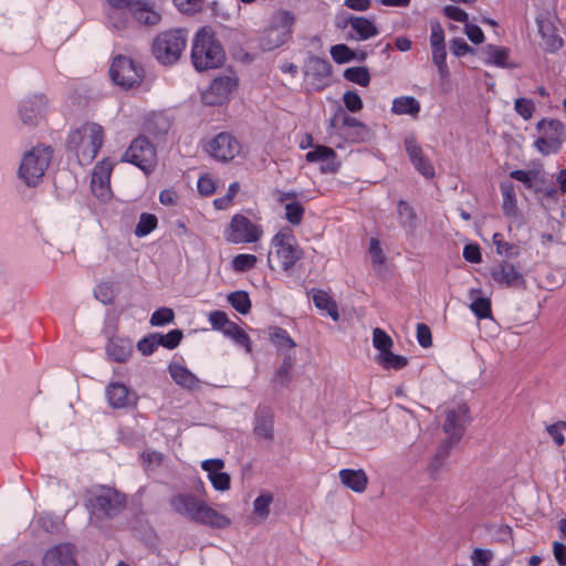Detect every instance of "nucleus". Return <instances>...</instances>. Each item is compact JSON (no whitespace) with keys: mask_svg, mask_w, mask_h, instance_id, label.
I'll list each match as a JSON object with an SVG mask.
<instances>
[{"mask_svg":"<svg viewBox=\"0 0 566 566\" xmlns=\"http://www.w3.org/2000/svg\"><path fill=\"white\" fill-rule=\"evenodd\" d=\"M169 504L174 512L195 523L213 528H226L230 525V520L227 516L192 494H176L170 499Z\"/></svg>","mask_w":566,"mask_h":566,"instance_id":"obj_1","label":"nucleus"},{"mask_svg":"<svg viewBox=\"0 0 566 566\" xmlns=\"http://www.w3.org/2000/svg\"><path fill=\"white\" fill-rule=\"evenodd\" d=\"M104 130L96 123H85L72 130L67 138V149L73 151L81 165H88L103 145Z\"/></svg>","mask_w":566,"mask_h":566,"instance_id":"obj_2","label":"nucleus"},{"mask_svg":"<svg viewBox=\"0 0 566 566\" xmlns=\"http://www.w3.org/2000/svg\"><path fill=\"white\" fill-rule=\"evenodd\" d=\"M226 54L209 28H201L195 35L191 49V60L199 72L217 69L224 62Z\"/></svg>","mask_w":566,"mask_h":566,"instance_id":"obj_3","label":"nucleus"},{"mask_svg":"<svg viewBox=\"0 0 566 566\" xmlns=\"http://www.w3.org/2000/svg\"><path fill=\"white\" fill-rule=\"evenodd\" d=\"M271 244L272 250L269 252L268 262L272 270L281 268L287 272L303 258V251L298 248L295 237L289 229L277 232Z\"/></svg>","mask_w":566,"mask_h":566,"instance_id":"obj_4","label":"nucleus"},{"mask_svg":"<svg viewBox=\"0 0 566 566\" xmlns=\"http://www.w3.org/2000/svg\"><path fill=\"white\" fill-rule=\"evenodd\" d=\"M53 150L50 146H35L22 157L19 167V178L29 187L36 186L52 159Z\"/></svg>","mask_w":566,"mask_h":566,"instance_id":"obj_5","label":"nucleus"},{"mask_svg":"<svg viewBox=\"0 0 566 566\" xmlns=\"http://www.w3.org/2000/svg\"><path fill=\"white\" fill-rule=\"evenodd\" d=\"M294 22L295 17L291 11H276L260 38L261 49L270 52L285 44L291 38Z\"/></svg>","mask_w":566,"mask_h":566,"instance_id":"obj_6","label":"nucleus"},{"mask_svg":"<svg viewBox=\"0 0 566 566\" xmlns=\"http://www.w3.org/2000/svg\"><path fill=\"white\" fill-rule=\"evenodd\" d=\"M187 38L182 30L159 33L153 42V54L164 65L175 64L186 49Z\"/></svg>","mask_w":566,"mask_h":566,"instance_id":"obj_7","label":"nucleus"},{"mask_svg":"<svg viewBox=\"0 0 566 566\" xmlns=\"http://www.w3.org/2000/svg\"><path fill=\"white\" fill-rule=\"evenodd\" d=\"M126 504V496L108 486H99L92 492L88 505L92 514L101 518H113L118 515Z\"/></svg>","mask_w":566,"mask_h":566,"instance_id":"obj_8","label":"nucleus"},{"mask_svg":"<svg viewBox=\"0 0 566 566\" xmlns=\"http://www.w3.org/2000/svg\"><path fill=\"white\" fill-rule=\"evenodd\" d=\"M109 75L116 85L132 88L142 84L145 72L143 66L130 57L117 55L111 65Z\"/></svg>","mask_w":566,"mask_h":566,"instance_id":"obj_9","label":"nucleus"},{"mask_svg":"<svg viewBox=\"0 0 566 566\" xmlns=\"http://www.w3.org/2000/svg\"><path fill=\"white\" fill-rule=\"evenodd\" d=\"M122 160L137 166L146 175H149L156 167L157 153L146 137L139 136L132 142L123 154Z\"/></svg>","mask_w":566,"mask_h":566,"instance_id":"obj_10","label":"nucleus"},{"mask_svg":"<svg viewBox=\"0 0 566 566\" xmlns=\"http://www.w3.org/2000/svg\"><path fill=\"white\" fill-rule=\"evenodd\" d=\"M263 231L262 229L252 223L243 214H235L232 217L228 229L226 230V239L230 243H253L256 242Z\"/></svg>","mask_w":566,"mask_h":566,"instance_id":"obj_11","label":"nucleus"},{"mask_svg":"<svg viewBox=\"0 0 566 566\" xmlns=\"http://www.w3.org/2000/svg\"><path fill=\"white\" fill-rule=\"evenodd\" d=\"M467 413L465 406H458L446 411V420L442 426L443 432L447 434L446 442H450L452 446L460 442L465 431Z\"/></svg>","mask_w":566,"mask_h":566,"instance_id":"obj_12","label":"nucleus"},{"mask_svg":"<svg viewBox=\"0 0 566 566\" xmlns=\"http://www.w3.org/2000/svg\"><path fill=\"white\" fill-rule=\"evenodd\" d=\"M206 149L217 160L229 161L240 153V144L230 134L220 133Z\"/></svg>","mask_w":566,"mask_h":566,"instance_id":"obj_13","label":"nucleus"},{"mask_svg":"<svg viewBox=\"0 0 566 566\" xmlns=\"http://www.w3.org/2000/svg\"><path fill=\"white\" fill-rule=\"evenodd\" d=\"M46 99L42 94H34L24 98L19 107V116L23 124L35 126L44 118Z\"/></svg>","mask_w":566,"mask_h":566,"instance_id":"obj_14","label":"nucleus"},{"mask_svg":"<svg viewBox=\"0 0 566 566\" xmlns=\"http://www.w3.org/2000/svg\"><path fill=\"white\" fill-rule=\"evenodd\" d=\"M237 80L231 76L214 78L202 94V101L208 105H220L228 99L229 94L237 87Z\"/></svg>","mask_w":566,"mask_h":566,"instance_id":"obj_15","label":"nucleus"},{"mask_svg":"<svg viewBox=\"0 0 566 566\" xmlns=\"http://www.w3.org/2000/svg\"><path fill=\"white\" fill-rule=\"evenodd\" d=\"M491 277L500 285L506 287H525V279L516 266L502 261L490 269Z\"/></svg>","mask_w":566,"mask_h":566,"instance_id":"obj_16","label":"nucleus"},{"mask_svg":"<svg viewBox=\"0 0 566 566\" xmlns=\"http://www.w3.org/2000/svg\"><path fill=\"white\" fill-rule=\"evenodd\" d=\"M112 170L113 164L108 159H103L94 167L91 187L94 195L101 200H106L111 196L109 177Z\"/></svg>","mask_w":566,"mask_h":566,"instance_id":"obj_17","label":"nucleus"},{"mask_svg":"<svg viewBox=\"0 0 566 566\" xmlns=\"http://www.w3.org/2000/svg\"><path fill=\"white\" fill-rule=\"evenodd\" d=\"M75 547L62 543L48 549L42 558L43 566H78L75 559Z\"/></svg>","mask_w":566,"mask_h":566,"instance_id":"obj_18","label":"nucleus"},{"mask_svg":"<svg viewBox=\"0 0 566 566\" xmlns=\"http://www.w3.org/2000/svg\"><path fill=\"white\" fill-rule=\"evenodd\" d=\"M405 148L415 168L426 178H433L434 168L413 136L405 139Z\"/></svg>","mask_w":566,"mask_h":566,"instance_id":"obj_19","label":"nucleus"},{"mask_svg":"<svg viewBox=\"0 0 566 566\" xmlns=\"http://www.w3.org/2000/svg\"><path fill=\"white\" fill-rule=\"evenodd\" d=\"M453 448L450 442L442 441L433 455L430 458L427 470L430 479L439 480L441 474L447 471L448 464L447 459L451 453V449Z\"/></svg>","mask_w":566,"mask_h":566,"instance_id":"obj_20","label":"nucleus"},{"mask_svg":"<svg viewBox=\"0 0 566 566\" xmlns=\"http://www.w3.org/2000/svg\"><path fill=\"white\" fill-rule=\"evenodd\" d=\"M108 402L113 408H125L136 405L137 397L134 392H129L128 387L120 382H112L107 387Z\"/></svg>","mask_w":566,"mask_h":566,"instance_id":"obj_21","label":"nucleus"},{"mask_svg":"<svg viewBox=\"0 0 566 566\" xmlns=\"http://www.w3.org/2000/svg\"><path fill=\"white\" fill-rule=\"evenodd\" d=\"M129 13L137 22L148 27L158 24L161 19L160 14L151 8L147 0H136V2H133Z\"/></svg>","mask_w":566,"mask_h":566,"instance_id":"obj_22","label":"nucleus"},{"mask_svg":"<svg viewBox=\"0 0 566 566\" xmlns=\"http://www.w3.org/2000/svg\"><path fill=\"white\" fill-rule=\"evenodd\" d=\"M338 475L340 482L354 492L361 493L367 488L368 478L363 469H343Z\"/></svg>","mask_w":566,"mask_h":566,"instance_id":"obj_23","label":"nucleus"},{"mask_svg":"<svg viewBox=\"0 0 566 566\" xmlns=\"http://www.w3.org/2000/svg\"><path fill=\"white\" fill-rule=\"evenodd\" d=\"M274 415L269 408H260L255 413L254 433L259 438L273 439Z\"/></svg>","mask_w":566,"mask_h":566,"instance_id":"obj_24","label":"nucleus"},{"mask_svg":"<svg viewBox=\"0 0 566 566\" xmlns=\"http://www.w3.org/2000/svg\"><path fill=\"white\" fill-rule=\"evenodd\" d=\"M537 25L544 49L549 52L557 51L563 45V40L556 34L552 22L546 19H537Z\"/></svg>","mask_w":566,"mask_h":566,"instance_id":"obj_25","label":"nucleus"},{"mask_svg":"<svg viewBox=\"0 0 566 566\" xmlns=\"http://www.w3.org/2000/svg\"><path fill=\"white\" fill-rule=\"evenodd\" d=\"M168 369L171 378L177 385L190 390L199 387V379L185 366L171 363Z\"/></svg>","mask_w":566,"mask_h":566,"instance_id":"obj_26","label":"nucleus"},{"mask_svg":"<svg viewBox=\"0 0 566 566\" xmlns=\"http://www.w3.org/2000/svg\"><path fill=\"white\" fill-rule=\"evenodd\" d=\"M347 24L357 33V40H367L378 34L377 27L364 17H349L344 21L343 28Z\"/></svg>","mask_w":566,"mask_h":566,"instance_id":"obj_27","label":"nucleus"},{"mask_svg":"<svg viewBox=\"0 0 566 566\" xmlns=\"http://www.w3.org/2000/svg\"><path fill=\"white\" fill-rule=\"evenodd\" d=\"M331 63L318 56H311L305 65L306 76H311L317 81H322L331 75Z\"/></svg>","mask_w":566,"mask_h":566,"instance_id":"obj_28","label":"nucleus"},{"mask_svg":"<svg viewBox=\"0 0 566 566\" xmlns=\"http://www.w3.org/2000/svg\"><path fill=\"white\" fill-rule=\"evenodd\" d=\"M293 365L294 356L289 352L284 353L282 364L274 373L273 382L281 387H287L293 380Z\"/></svg>","mask_w":566,"mask_h":566,"instance_id":"obj_29","label":"nucleus"},{"mask_svg":"<svg viewBox=\"0 0 566 566\" xmlns=\"http://www.w3.org/2000/svg\"><path fill=\"white\" fill-rule=\"evenodd\" d=\"M481 53L485 56L486 63H492L500 67H513V64L507 63L509 49L499 48L493 44H488L481 50Z\"/></svg>","mask_w":566,"mask_h":566,"instance_id":"obj_30","label":"nucleus"},{"mask_svg":"<svg viewBox=\"0 0 566 566\" xmlns=\"http://www.w3.org/2000/svg\"><path fill=\"white\" fill-rule=\"evenodd\" d=\"M397 212L400 224L410 233H413L417 228V213L415 209L407 201L399 200Z\"/></svg>","mask_w":566,"mask_h":566,"instance_id":"obj_31","label":"nucleus"},{"mask_svg":"<svg viewBox=\"0 0 566 566\" xmlns=\"http://www.w3.org/2000/svg\"><path fill=\"white\" fill-rule=\"evenodd\" d=\"M391 111L398 115H417L420 112V104L412 96H401L394 99Z\"/></svg>","mask_w":566,"mask_h":566,"instance_id":"obj_32","label":"nucleus"},{"mask_svg":"<svg viewBox=\"0 0 566 566\" xmlns=\"http://www.w3.org/2000/svg\"><path fill=\"white\" fill-rule=\"evenodd\" d=\"M129 9L125 6H111L107 11V19L115 30H124L128 23Z\"/></svg>","mask_w":566,"mask_h":566,"instance_id":"obj_33","label":"nucleus"},{"mask_svg":"<svg viewBox=\"0 0 566 566\" xmlns=\"http://www.w3.org/2000/svg\"><path fill=\"white\" fill-rule=\"evenodd\" d=\"M313 302L315 306L319 310H326L328 315L334 319L338 321L339 314L337 311V305L333 301V298L328 295V293L324 291H315L313 294Z\"/></svg>","mask_w":566,"mask_h":566,"instance_id":"obj_34","label":"nucleus"},{"mask_svg":"<svg viewBox=\"0 0 566 566\" xmlns=\"http://www.w3.org/2000/svg\"><path fill=\"white\" fill-rule=\"evenodd\" d=\"M501 191L503 196L502 209L505 216L512 217L516 214V199L514 185L512 182H502Z\"/></svg>","mask_w":566,"mask_h":566,"instance_id":"obj_35","label":"nucleus"},{"mask_svg":"<svg viewBox=\"0 0 566 566\" xmlns=\"http://www.w3.org/2000/svg\"><path fill=\"white\" fill-rule=\"evenodd\" d=\"M376 359L385 369L399 370L408 365V359L405 356L396 355L391 349L384 354H378Z\"/></svg>","mask_w":566,"mask_h":566,"instance_id":"obj_36","label":"nucleus"},{"mask_svg":"<svg viewBox=\"0 0 566 566\" xmlns=\"http://www.w3.org/2000/svg\"><path fill=\"white\" fill-rule=\"evenodd\" d=\"M274 496L271 492L261 493L253 502V514L261 521H264L270 515V506L273 503Z\"/></svg>","mask_w":566,"mask_h":566,"instance_id":"obj_37","label":"nucleus"},{"mask_svg":"<svg viewBox=\"0 0 566 566\" xmlns=\"http://www.w3.org/2000/svg\"><path fill=\"white\" fill-rule=\"evenodd\" d=\"M271 340L280 350H287L296 347L295 342L289 336L287 332L281 327L271 328Z\"/></svg>","mask_w":566,"mask_h":566,"instance_id":"obj_38","label":"nucleus"},{"mask_svg":"<svg viewBox=\"0 0 566 566\" xmlns=\"http://www.w3.org/2000/svg\"><path fill=\"white\" fill-rule=\"evenodd\" d=\"M228 301L240 314H248L251 310V301L245 291H235L228 295Z\"/></svg>","mask_w":566,"mask_h":566,"instance_id":"obj_39","label":"nucleus"},{"mask_svg":"<svg viewBox=\"0 0 566 566\" xmlns=\"http://www.w3.org/2000/svg\"><path fill=\"white\" fill-rule=\"evenodd\" d=\"M536 128L546 136L555 137L560 142L563 140L564 125L557 119H542L537 123Z\"/></svg>","mask_w":566,"mask_h":566,"instance_id":"obj_40","label":"nucleus"},{"mask_svg":"<svg viewBox=\"0 0 566 566\" xmlns=\"http://www.w3.org/2000/svg\"><path fill=\"white\" fill-rule=\"evenodd\" d=\"M344 77L360 86H367L370 82L368 69L365 66L348 67L344 71Z\"/></svg>","mask_w":566,"mask_h":566,"instance_id":"obj_41","label":"nucleus"},{"mask_svg":"<svg viewBox=\"0 0 566 566\" xmlns=\"http://www.w3.org/2000/svg\"><path fill=\"white\" fill-rule=\"evenodd\" d=\"M223 334L233 338L239 345L244 346L248 352H251V340L249 335L234 322L228 324Z\"/></svg>","mask_w":566,"mask_h":566,"instance_id":"obj_42","label":"nucleus"},{"mask_svg":"<svg viewBox=\"0 0 566 566\" xmlns=\"http://www.w3.org/2000/svg\"><path fill=\"white\" fill-rule=\"evenodd\" d=\"M154 336H156V343L158 344V346H164L168 349H174L180 344L184 334L180 329H171L166 335L160 333H154Z\"/></svg>","mask_w":566,"mask_h":566,"instance_id":"obj_43","label":"nucleus"},{"mask_svg":"<svg viewBox=\"0 0 566 566\" xmlns=\"http://www.w3.org/2000/svg\"><path fill=\"white\" fill-rule=\"evenodd\" d=\"M373 345L377 350H379V354H384L391 349L394 342L385 331L376 327L373 331Z\"/></svg>","mask_w":566,"mask_h":566,"instance_id":"obj_44","label":"nucleus"},{"mask_svg":"<svg viewBox=\"0 0 566 566\" xmlns=\"http://www.w3.org/2000/svg\"><path fill=\"white\" fill-rule=\"evenodd\" d=\"M95 297L105 305L112 304L116 296V289L112 282H103L95 289Z\"/></svg>","mask_w":566,"mask_h":566,"instance_id":"obj_45","label":"nucleus"},{"mask_svg":"<svg viewBox=\"0 0 566 566\" xmlns=\"http://www.w3.org/2000/svg\"><path fill=\"white\" fill-rule=\"evenodd\" d=\"M157 227V217L150 213H142L139 221L135 228L137 237H145L149 234Z\"/></svg>","mask_w":566,"mask_h":566,"instance_id":"obj_46","label":"nucleus"},{"mask_svg":"<svg viewBox=\"0 0 566 566\" xmlns=\"http://www.w3.org/2000/svg\"><path fill=\"white\" fill-rule=\"evenodd\" d=\"M304 211V207L295 200L285 203V218L293 226L302 222Z\"/></svg>","mask_w":566,"mask_h":566,"instance_id":"obj_47","label":"nucleus"},{"mask_svg":"<svg viewBox=\"0 0 566 566\" xmlns=\"http://www.w3.org/2000/svg\"><path fill=\"white\" fill-rule=\"evenodd\" d=\"M560 145V140L552 136H546L544 134L535 142V147L543 155H549L551 153L558 151Z\"/></svg>","mask_w":566,"mask_h":566,"instance_id":"obj_48","label":"nucleus"},{"mask_svg":"<svg viewBox=\"0 0 566 566\" xmlns=\"http://www.w3.org/2000/svg\"><path fill=\"white\" fill-rule=\"evenodd\" d=\"M470 308L479 319L489 318L492 315L491 301L488 297L475 298Z\"/></svg>","mask_w":566,"mask_h":566,"instance_id":"obj_49","label":"nucleus"},{"mask_svg":"<svg viewBox=\"0 0 566 566\" xmlns=\"http://www.w3.org/2000/svg\"><path fill=\"white\" fill-rule=\"evenodd\" d=\"M258 259L253 254H238L232 259V268L237 272H245L255 266Z\"/></svg>","mask_w":566,"mask_h":566,"instance_id":"obj_50","label":"nucleus"},{"mask_svg":"<svg viewBox=\"0 0 566 566\" xmlns=\"http://www.w3.org/2000/svg\"><path fill=\"white\" fill-rule=\"evenodd\" d=\"M333 60L338 63H347L356 57L355 53L346 44H336L331 48Z\"/></svg>","mask_w":566,"mask_h":566,"instance_id":"obj_51","label":"nucleus"},{"mask_svg":"<svg viewBox=\"0 0 566 566\" xmlns=\"http://www.w3.org/2000/svg\"><path fill=\"white\" fill-rule=\"evenodd\" d=\"M336 153L327 146H316L315 149L306 154V160L310 163L325 161L327 159H335Z\"/></svg>","mask_w":566,"mask_h":566,"instance_id":"obj_52","label":"nucleus"},{"mask_svg":"<svg viewBox=\"0 0 566 566\" xmlns=\"http://www.w3.org/2000/svg\"><path fill=\"white\" fill-rule=\"evenodd\" d=\"M431 50H432V61L437 65L440 76L442 78L448 76L449 69L446 63V59H447L446 46L431 48Z\"/></svg>","mask_w":566,"mask_h":566,"instance_id":"obj_53","label":"nucleus"},{"mask_svg":"<svg viewBox=\"0 0 566 566\" xmlns=\"http://www.w3.org/2000/svg\"><path fill=\"white\" fill-rule=\"evenodd\" d=\"M142 460L144 469L150 471L160 467L164 454L154 450H146L142 453Z\"/></svg>","mask_w":566,"mask_h":566,"instance_id":"obj_54","label":"nucleus"},{"mask_svg":"<svg viewBox=\"0 0 566 566\" xmlns=\"http://www.w3.org/2000/svg\"><path fill=\"white\" fill-rule=\"evenodd\" d=\"M109 357L118 363H124L130 356V350L126 346H120L116 342H111L107 346Z\"/></svg>","mask_w":566,"mask_h":566,"instance_id":"obj_55","label":"nucleus"},{"mask_svg":"<svg viewBox=\"0 0 566 566\" xmlns=\"http://www.w3.org/2000/svg\"><path fill=\"white\" fill-rule=\"evenodd\" d=\"M340 120L344 126L348 127H355L358 129V134L361 136L363 139H365L366 136L370 134L369 128L356 119L355 117H352L343 112V109H339Z\"/></svg>","mask_w":566,"mask_h":566,"instance_id":"obj_56","label":"nucleus"},{"mask_svg":"<svg viewBox=\"0 0 566 566\" xmlns=\"http://www.w3.org/2000/svg\"><path fill=\"white\" fill-rule=\"evenodd\" d=\"M174 311L168 307H161L153 313L150 324L153 326H161L174 321Z\"/></svg>","mask_w":566,"mask_h":566,"instance_id":"obj_57","label":"nucleus"},{"mask_svg":"<svg viewBox=\"0 0 566 566\" xmlns=\"http://www.w3.org/2000/svg\"><path fill=\"white\" fill-rule=\"evenodd\" d=\"M343 102L349 112L355 113L363 108V101L355 91L345 92L343 95Z\"/></svg>","mask_w":566,"mask_h":566,"instance_id":"obj_58","label":"nucleus"},{"mask_svg":"<svg viewBox=\"0 0 566 566\" xmlns=\"http://www.w3.org/2000/svg\"><path fill=\"white\" fill-rule=\"evenodd\" d=\"M209 322L211 323L214 329L222 331V333L228 327V324H231L232 321L228 318V315L222 311H212L209 314Z\"/></svg>","mask_w":566,"mask_h":566,"instance_id":"obj_59","label":"nucleus"},{"mask_svg":"<svg viewBox=\"0 0 566 566\" xmlns=\"http://www.w3.org/2000/svg\"><path fill=\"white\" fill-rule=\"evenodd\" d=\"M510 177L524 184L526 188L533 187V181L537 177L536 170H513L510 172Z\"/></svg>","mask_w":566,"mask_h":566,"instance_id":"obj_60","label":"nucleus"},{"mask_svg":"<svg viewBox=\"0 0 566 566\" xmlns=\"http://www.w3.org/2000/svg\"><path fill=\"white\" fill-rule=\"evenodd\" d=\"M240 189L239 182H233L229 186L228 192L221 197L214 200V207L217 209H226L229 207V205L232 202L233 198L238 193Z\"/></svg>","mask_w":566,"mask_h":566,"instance_id":"obj_61","label":"nucleus"},{"mask_svg":"<svg viewBox=\"0 0 566 566\" xmlns=\"http://www.w3.org/2000/svg\"><path fill=\"white\" fill-rule=\"evenodd\" d=\"M212 486L217 491H227L230 488V475L224 472H213V475L209 476Z\"/></svg>","mask_w":566,"mask_h":566,"instance_id":"obj_62","label":"nucleus"},{"mask_svg":"<svg viewBox=\"0 0 566 566\" xmlns=\"http://www.w3.org/2000/svg\"><path fill=\"white\" fill-rule=\"evenodd\" d=\"M451 52L457 56H463L468 53H474V49H472L462 38H455L451 41L450 44Z\"/></svg>","mask_w":566,"mask_h":566,"instance_id":"obj_63","label":"nucleus"},{"mask_svg":"<svg viewBox=\"0 0 566 566\" xmlns=\"http://www.w3.org/2000/svg\"><path fill=\"white\" fill-rule=\"evenodd\" d=\"M417 339L421 347L428 348L432 345V336L430 328L422 323L417 325Z\"/></svg>","mask_w":566,"mask_h":566,"instance_id":"obj_64","label":"nucleus"}]
</instances>
